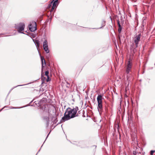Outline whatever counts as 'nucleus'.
<instances>
[{
  "label": "nucleus",
  "mask_w": 155,
  "mask_h": 155,
  "mask_svg": "<svg viewBox=\"0 0 155 155\" xmlns=\"http://www.w3.org/2000/svg\"><path fill=\"white\" fill-rule=\"evenodd\" d=\"M48 74H49V72L48 71H46L45 72V75L46 76H47V77H48Z\"/></svg>",
  "instance_id": "f3484780"
},
{
  "label": "nucleus",
  "mask_w": 155,
  "mask_h": 155,
  "mask_svg": "<svg viewBox=\"0 0 155 155\" xmlns=\"http://www.w3.org/2000/svg\"><path fill=\"white\" fill-rule=\"evenodd\" d=\"M11 108H12V109H16V108H16V107H11Z\"/></svg>",
  "instance_id": "412c9836"
},
{
  "label": "nucleus",
  "mask_w": 155,
  "mask_h": 155,
  "mask_svg": "<svg viewBox=\"0 0 155 155\" xmlns=\"http://www.w3.org/2000/svg\"><path fill=\"white\" fill-rule=\"evenodd\" d=\"M15 27L18 33L25 34L22 31L24 30L25 28V25L24 23H20L15 25Z\"/></svg>",
  "instance_id": "7ed1b4c3"
},
{
  "label": "nucleus",
  "mask_w": 155,
  "mask_h": 155,
  "mask_svg": "<svg viewBox=\"0 0 155 155\" xmlns=\"http://www.w3.org/2000/svg\"><path fill=\"white\" fill-rule=\"evenodd\" d=\"M117 24H118V27L119 28L121 27V25L120 24L119 21V20H118L117 21Z\"/></svg>",
  "instance_id": "2eb2a0df"
},
{
  "label": "nucleus",
  "mask_w": 155,
  "mask_h": 155,
  "mask_svg": "<svg viewBox=\"0 0 155 155\" xmlns=\"http://www.w3.org/2000/svg\"><path fill=\"white\" fill-rule=\"evenodd\" d=\"M78 110V108L77 106L75 107H73V108L68 107L66 109L64 117L62 118L61 121V122H64L71 118L78 116V114L77 113Z\"/></svg>",
  "instance_id": "f257e3e1"
},
{
  "label": "nucleus",
  "mask_w": 155,
  "mask_h": 155,
  "mask_svg": "<svg viewBox=\"0 0 155 155\" xmlns=\"http://www.w3.org/2000/svg\"><path fill=\"white\" fill-rule=\"evenodd\" d=\"M23 85H18L17 86H22Z\"/></svg>",
  "instance_id": "5701e85b"
},
{
  "label": "nucleus",
  "mask_w": 155,
  "mask_h": 155,
  "mask_svg": "<svg viewBox=\"0 0 155 155\" xmlns=\"http://www.w3.org/2000/svg\"><path fill=\"white\" fill-rule=\"evenodd\" d=\"M35 43L36 45V47H37V49H38V48H39V41L38 40H36L35 41Z\"/></svg>",
  "instance_id": "ddd939ff"
},
{
  "label": "nucleus",
  "mask_w": 155,
  "mask_h": 155,
  "mask_svg": "<svg viewBox=\"0 0 155 155\" xmlns=\"http://www.w3.org/2000/svg\"><path fill=\"white\" fill-rule=\"evenodd\" d=\"M97 109L100 113L102 112L103 109V106L102 103H98Z\"/></svg>",
  "instance_id": "1a4fd4ad"
},
{
  "label": "nucleus",
  "mask_w": 155,
  "mask_h": 155,
  "mask_svg": "<svg viewBox=\"0 0 155 155\" xmlns=\"http://www.w3.org/2000/svg\"><path fill=\"white\" fill-rule=\"evenodd\" d=\"M43 47L44 50L45 52L48 53L49 52V51L48 48V44L47 40H45L43 42Z\"/></svg>",
  "instance_id": "39448f33"
},
{
  "label": "nucleus",
  "mask_w": 155,
  "mask_h": 155,
  "mask_svg": "<svg viewBox=\"0 0 155 155\" xmlns=\"http://www.w3.org/2000/svg\"><path fill=\"white\" fill-rule=\"evenodd\" d=\"M57 118L55 115H53L51 121L53 123V124H56L57 121L56 120Z\"/></svg>",
  "instance_id": "9b49d317"
},
{
  "label": "nucleus",
  "mask_w": 155,
  "mask_h": 155,
  "mask_svg": "<svg viewBox=\"0 0 155 155\" xmlns=\"http://www.w3.org/2000/svg\"><path fill=\"white\" fill-rule=\"evenodd\" d=\"M121 30H122V27L119 28L118 29V32L120 33L121 32Z\"/></svg>",
  "instance_id": "dca6fc26"
},
{
  "label": "nucleus",
  "mask_w": 155,
  "mask_h": 155,
  "mask_svg": "<svg viewBox=\"0 0 155 155\" xmlns=\"http://www.w3.org/2000/svg\"><path fill=\"white\" fill-rule=\"evenodd\" d=\"M58 0H53L52 2L51 3L50 5H52V8L51 9V11L53 10L56 7V4L58 2Z\"/></svg>",
  "instance_id": "0eeeda50"
},
{
  "label": "nucleus",
  "mask_w": 155,
  "mask_h": 155,
  "mask_svg": "<svg viewBox=\"0 0 155 155\" xmlns=\"http://www.w3.org/2000/svg\"><path fill=\"white\" fill-rule=\"evenodd\" d=\"M102 96L101 95H98L97 97L98 103H102Z\"/></svg>",
  "instance_id": "9d476101"
},
{
  "label": "nucleus",
  "mask_w": 155,
  "mask_h": 155,
  "mask_svg": "<svg viewBox=\"0 0 155 155\" xmlns=\"http://www.w3.org/2000/svg\"><path fill=\"white\" fill-rule=\"evenodd\" d=\"M155 152V150H151L150 151V154L151 155H153V153Z\"/></svg>",
  "instance_id": "a211bd4d"
},
{
  "label": "nucleus",
  "mask_w": 155,
  "mask_h": 155,
  "mask_svg": "<svg viewBox=\"0 0 155 155\" xmlns=\"http://www.w3.org/2000/svg\"><path fill=\"white\" fill-rule=\"evenodd\" d=\"M43 120L44 121L46 122V125L47 127H48L49 126V118L48 116H45L43 117Z\"/></svg>",
  "instance_id": "6e6552de"
},
{
  "label": "nucleus",
  "mask_w": 155,
  "mask_h": 155,
  "mask_svg": "<svg viewBox=\"0 0 155 155\" xmlns=\"http://www.w3.org/2000/svg\"><path fill=\"white\" fill-rule=\"evenodd\" d=\"M105 22L104 21H103L102 23V27H100L99 28H101L102 27L104 26L105 25Z\"/></svg>",
  "instance_id": "4468645a"
},
{
  "label": "nucleus",
  "mask_w": 155,
  "mask_h": 155,
  "mask_svg": "<svg viewBox=\"0 0 155 155\" xmlns=\"http://www.w3.org/2000/svg\"><path fill=\"white\" fill-rule=\"evenodd\" d=\"M41 61L42 69L43 68V65H44L43 62H44V64L45 65L46 64V63L45 62V61L43 57L41 56Z\"/></svg>",
  "instance_id": "f8f14e48"
},
{
  "label": "nucleus",
  "mask_w": 155,
  "mask_h": 155,
  "mask_svg": "<svg viewBox=\"0 0 155 155\" xmlns=\"http://www.w3.org/2000/svg\"><path fill=\"white\" fill-rule=\"evenodd\" d=\"M141 37V35L140 34H139L138 35H136L133 38V41L134 43V46H131V49H133L134 52H135L136 50V48L138 46V45L139 42L140 41V38Z\"/></svg>",
  "instance_id": "f03ea898"
},
{
  "label": "nucleus",
  "mask_w": 155,
  "mask_h": 155,
  "mask_svg": "<svg viewBox=\"0 0 155 155\" xmlns=\"http://www.w3.org/2000/svg\"><path fill=\"white\" fill-rule=\"evenodd\" d=\"M137 154V152L136 151H133V154L134 155H135Z\"/></svg>",
  "instance_id": "6ab92c4d"
},
{
  "label": "nucleus",
  "mask_w": 155,
  "mask_h": 155,
  "mask_svg": "<svg viewBox=\"0 0 155 155\" xmlns=\"http://www.w3.org/2000/svg\"><path fill=\"white\" fill-rule=\"evenodd\" d=\"M50 132H49V133L48 134V135L47 136L46 138H47V137H48V135L49 134H50Z\"/></svg>",
  "instance_id": "4be33fe9"
},
{
  "label": "nucleus",
  "mask_w": 155,
  "mask_h": 155,
  "mask_svg": "<svg viewBox=\"0 0 155 155\" xmlns=\"http://www.w3.org/2000/svg\"><path fill=\"white\" fill-rule=\"evenodd\" d=\"M47 78H47V81H48L49 80V76H48V77H47Z\"/></svg>",
  "instance_id": "aec40b11"
},
{
  "label": "nucleus",
  "mask_w": 155,
  "mask_h": 155,
  "mask_svg": "<svg viewBox=\"0 0 155 155\" xmlns=\"http://www.w3.org/2000/svg\"><path fill=\"white\" fill-rule=\"evenodd\" d=\"M131 66L132 64L130 62V61H129L127 63V65L126 70V72L127 74L129 73L130 71L131 70Z\"/></svg>",
  "instance_id": "423d86ee"
},
{
  "label": "nucleus",
  "mask_w": 155,
  "mask_h": 155,
  "mask_svg": "<svg viewBox=\"0 0 155 155\" xmlns=\"http://www.w3.org/2000/svg\"><path fill=\"white\" fill-rule=\"evenodd\" d=\"M36 23L35 22H32V23L29 24L28 26L29 29L31 31H34L36 30Z\"/></svg>",
  "instance_id": "20e7f679"
}]
</instances>
